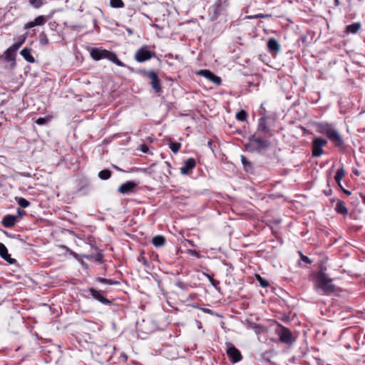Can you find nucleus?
I'll return each instance as SVG.
<instances>
[{"label":"nucleus","mask_w":365,"mask_h":365,"mask_svg":"<svg viewBox=\"0 0 365 365\" xmlns=\"http://www.w3.org/2000/svg\"><path fill=\"white\" fill-rule=\"evenodd\" d=\"M332 279L322 269L317 276L314 283V289L323 294L329 295L336 291V287L331 283Z\"/></svg>","instance_id":"nucleus-1"},{"label":"nucleus","mask_w":365,"mask_h":365,"mask_svg":"<svg viewBox=\"0 0 365 365\" xmlns=\"http://www.w3.org/2000/svg\"><path fill=\"white\" fill-rule=\"evenodd\" d=\"M319 133L324 134L336 147H342L344 140L339 132L328 123H320L317 126Z\"/></svg>","instance_id":"nucleus-2"},{"label":"nucleus","mask_w":365,"mask_h":365,"mask_svg":"<svg viewBox=\"0 0 365 365\" xmlns=\"http://www.w3.org/2000/svg\"><path fill=\"white\" fill-rule=\"evenodd\" d=\"M91 56L96 61L106 58L118 66H125V64L118 58L117 55L115 53L106 49L98 48H92L91 51Z\"/></svg>","instance_id":"nucleus-3"},{"label":"nucleus","mask_w":365,"mask_h":365,"mask_svg":"<svg viewBox=\"0 0 365 365\" xmlns=\"http://www.w3.org/2000/svg\"><path fill=\"white\" fill-rule=\"evenodd\" d=\"M271 143L269 140L252 135L249 138L246 148L251 151H261L267 149Z\"/></svg>","instance_id":"nucleus-4"},{"label":"nucleus","mask_w":365,"mask_h":365,"mask_svg":"<svg viewBox=\"0 0 365 365\" xmlns=\"http://www.w3.org/2000/svg\"><path fill=\"white\" fill-rule=\"evenodd\" d=\"M276 333L279 338V340L287 344H292L294 339L293 338L292 331L287 327L279 325Z\"/></svg>","instance_id":"nucleus-5"},{"label":"nucleus","mask_w":365,"mask_h":365,"mask_svg":"<svg viewBox=\"0 0 365 365\" xmlns=\"http://www.w3.org/2000/svg\"><path fill=\"white\" fill-rule=\"evenodd\" d=\"M327 144V140L322 138H316L312 141V155L319 157L324 153L323 147Z\"/></svg>","instance_id":"nucleus-6"},{"label":"nucleus","mask_w":365,"mask_h":365,"mask_svg":"<svg viewBox=\"0 0 365 365\" xmlns=\"http://www.w3.org/2000/svg\"><path fill=\"white\" fill-rule=\"evenodd\" d=\"M155 53L150 51L147 46H143L137 50L135 53V59L138 62H144L150 60Z\"/></svg>","instance_id":"nucleus-7"},{"label":"nucleus","mask_w":365,"mask_h":365,"mask_svg":"<svg viewBox=\"0 0 365 365\" xmlns=\"http://www.w3.org/2000/svg\"><path fill=\"white\" fill-rule=\"evenodd\" d=\"M227 354L232 363H237L242 360L240 351L231 343H227Z\"/></svg>","instance_id":"nucleus-8"},{"label":"nucleus","mask_w":365,"mask_h":365,"mask_svg":"<svg viewBox=\"0 0 365 365\" xmlns=\"http://www.w3.org/2000/svg\"><path fill=\"white\" fill-rule=\"evenodd\" d=\"M196 74L200 76H203L204 78L208 79L210 81L212 82L215 85L220 86L222 83L220 77L216 76L210 70H199L198 71H197Z\"/></svg>","instance_id":"nucleus-9"},{"label":"nucleus","mask_w":365,"mask_h":365,"mask_svg":"<svg viewBox=\"0 0 365 365\" xmlns=\"http://www.w3.org/2000/svg\"><path fill=\"white\" fill-rule=\"evenodd\" d=\"M146 76L150 80V84L153 89L156 92L159 93L161 91V86L160 80L158 74L152 71L145 72Z\"/></svg>","instance_id":"nucleus-10"},{"label":"nucleus","mask_w":365,"mask_h":365,"mask_svg":"<svg viewBox=\"0 0 365 365\" xmlns=\"http://www.w3.org/2000/svg\"><path fill=\"white\" fill-rule=\"evenodd\" d=\"M267 118L266 116H262L259 119L257 130L264 134H268L269 136H272L273 133L271 129L267 126Z\"/></svg>","instance_id":"nucleus-11"},{"label":"nucleus","mask_w":365,"mask_h":365,"mask_svg":"<svg viewBox=\"0 0 365 365\" xmlns=\"http://www.w3.org/2000/svg\"><path fill=\"white\" fill-rule=\"evenodd\" d=\"M137 186V184L133 181H127L125 183L122 184L118 188V192L121 194H128L133 192L135 187Z\"/></svg>","instance_id":"nucleus-12"},{"label":"nucleus","mask_w":365,"mask_h":365,"mask_svg":"<svg viewBox=\"0 0 365 365\" xmlns=\"http://www.w3.org/2000/svg\"><path fill=\"white\" fill-rule=\"evenodd\" d=\"M88 292L95 299L99 301L100 302L105 304H110V302L108 299L104 297L99 291L93 288H91L89 289Z\"/></svg>","instance_id":"nucleus-13"},{"label":"nucleus","mask_w":365,"mask_h":365,"mask_svg":"<svg viewBox=\"0 0 365 365\" xmlns=\"http://www.w3.org/2000/svg\"><path fill=\"white\" fill-rule=\"evenodd\" d=\"M195 167V160L193 158H188L180 168V173L183 175L187 174Z\"/></svg>","instance_id":"nucleus-14"},{"label":"nucleus","mask_w":365,"mask_h":365,"mask_svg":"<svg viewBox=\"0 0 365 365\" xmlns=\"http://www.w3.org/2000/svg\"><path fill=\"white\" fill-rule=\"evenodd\" d=\"M46 21V18L43 16H39L36 17L33 21H30L26 24H24V29H31L36 26H41L44 24Z\"/></svg>","instance_id":"nucleus-15"},{"label":"nucleus","mask_w":365,"mask_h":365,"mask_svg":"<svg viewBox=\"0 0 365 365\" xmlns=\"http://www.w3.org/2000/svg\"><path fill=\"white\" fill-rule=\"evenodd\" d=\"M16 219L17 217L14 215H6L4 217L1 223L5 227H11L16 224Z\"/></svg>","instance_id":"nucleus-16"},{"label":"nucleus","mask_w":365,"mask_h":365,"mask_svg":"<svg viewBox=\"0 0 365 365\" xmlns=\"http://www.w3.org/2000/svg\"><path fill=\"white\" fill-rule=\"evenodd\" d=\"M0 256L6 262L12 264L14 262L15 259L11 257V255L8 254V250L6 246L0 242Z\"/></svg>","instance_id":"nucleus-17"},{"label":"nucleus","mask_w":365,"mask_h":365,"mask_svg":"<svg viewBox=\"0 0 365 365\" xmlns=\"http://www.w3.org/2000/svg\"><path fill=\"white\" fill-rule=\"evenodd\" d=\"M20 53L26 61L29 63H34L35 61L34 56L31 55V48L26 47L21 50Z\"/></svg>","instance_id":"nucleus-18"},{"label":"nucleus","mask_w":365,"mask_h":365,"mask_svg":"<svg viewBox=\"0 0 365 365\" xmlns=\"http://www.w3.org/2000/svg\"><path fill=\"white\" fill-rule=\"evenodd\" d=\"M267 47L269 51L279 52L280 50V45L278 41L274 38H269L267 42Z\"/></svg>","instance_id":"nucleus-19"},{"label":"nucleus","mask_w":365,"mask_h":365,"mask_svg":"<svg viewBox=\"0 0 365 365\" xmlns=\"http://www.w3.org/2000/svg\"><path fill=\"white\" fill-rule=\"evenodd\" d=\"M335 210L336 211V212L341 215H346L348 213V209L345 203L339 200H337Z\"/></svg>","instance_id":"nucleus-20"},{"label":"nucleus","mask_w":365,"mask_h":365,"mask_svg":"<svg viewBox=\"0 0 365 365\" xmlns=\"http://www.w3.org/2000/svg\"><path fill=\"white\" fill-rule=\"evenodd\" d=\"M344 175H345V170H344L343 166H341L340 168H339L337 170L336 175L334 176V180L336 182L337 185L340 187H341V180L344 178Z\"/></svg>","instance_id":"nucleus-21"},{"label":"nucleus","mask_w":365,"mask_h":365,"mask_svg":"<svg viewBox=\"0 0 365 365\" xmlns=\"http://www.w3.org/2000/svg\"><path fill=\"white\" fill-rule=\"evenodd\" d=\"M152 243L155 247H161L163 246L165 243V239L162 235H156L153 237Z\"/></svg>","instance_id":"nucleus-22"},{"label":"nucleus","mask_w":365,"mask_h":365,"mask_svg":"<svg viewBox=\"0 0 365 365\" xmlns=\"http://www.w3.org/2000/svg\"><path fill=\"white\" fill-rule=\"evenodd\" d=\"M16 55V52L12 51L9 48L4 53V58L7 62L14 61Z\"/></svg>","instance_id":"nucleus-23"},{"label":"nucleus","mask_w":365,"mask_h":365,"mask_svg":"<svg viewBox=\"0 0 365 365\" xmlns=\"http://www.w3.org/2000/svg\"><path fill=\"white\" fill-rule=\"evenodd\" d=\"M361 28L360 23H354L346 26V31L347 33L356 34Z\"/></svg>","instance_id":"nucleus-24"},{"label":"nucleus","mask_w":365,"mask_h":365,"mask_svg":"<svg viewBox=\"0 0 365 365\" xmlns=\"http://www.w3.org/2000/svg\"><path fill=\"white\" fill-rule=\"evenodd\" d=\"M111 176V172L109 170L105 169L98 173V177L101 180H108Z\"/></svg>","instance_id":"nucleus-25"},{"label":"nucleus","mask_w":365,"mask_h":365,"mask_svg":"<svg viewBox=\"0 0 365 365\" xmlns=\"http://www.w3.org/2000/svg\"><path fill=\"white\" fill-rule=\"evenodd\" d=\"M16 200L21 207L26 208L30 205V202L24 197H16Z\"/></svg>","instance_id":"nucleus-26"},{"label":"nucleus","mask_w":365,"mask_h":365,"mask_svg":"<svg viewBox=\"0 0 365 365\" xmlns=\"http://www.w3.org/2000/svg\"><path fill=\"white\" fill-rule=\"evenodd\" d=\"M247 118V113L244 110H241L236 115V118L240 121H245Z\"/></svg>","instance_id":"nucleus-27"},{"label":"nucleus","mask_w":365,"mask_h":365,"mask_svg":"<svg viewBox=\"0 0 365 365\" xmlns=\"http://www.w3.org/2000/svg\"><path fill=\"white\" fill-rule=\"evenodd\" d=\"M169 147L173 153H177L181 147V144L177 142H171Z\"/></svg>","instance_id":"nucleus-28"},{"label":"nucleus","mask_w":365,"mask_h":365,"mask_svg":"<svg viewBox=\"0 0 365 365\" xmlns=\"http://www.w3.org/2000/svg\"><path fill=\"white\" fill-rule=\"evenodd\" d=\"M110 6L113 8H122L124 4L122 0H110Z\"/></svg>","instance_id":"nucleus-29"},{"label":"nucleus","mask_w":365,"mask_h":365,"mask_svg":"<svg viewBox=\"0 0 365 365\" xmlns=\"http://www.w3.org/2000/svg\"><path fill=\"white\" fill-rule=\"evenodd\" d=\"M29 4L35 9H38L43 5V1L42 0H29Z\"/></svg>","instance_id":"nucleus-30"},{"label":"nucleus","mask_w":365,"mask_h":365,"mask_svg":"<svg viewBox=\"0 0 365 365\" xmlns=\"http://www.w3.org/2000/svg\"><path fill=\"white\" fill-rule=\"evenodd\" d=\"M49 120L48 118H38L36 120V123L40 125L46 124Z\"/></svg>","instance_id":"nucleus-31"},{"label":"nucleus","mask_w":365,"mask_h":365,"mask_svg":"<svg viewBox=\"0 0 365 365\" xmlns=\"http://www.w3.org/2000/svg\"><path fill=\"white\" fill-rule=\"evenodd\" d=\"M257 279L262 287H267L269 285V282L266 279H262L259 275L257 276Z\"/></svg>","instance_id":"nucleus-32"},{"label":"nucleus","mask_w":365,"mask_h":365,"mask_svg":"<svg viewBox=\"0 0 365 365\" xmlns=\"http://www.w3.org/2000/svg\"><path fill=\"white\" fill-rule=\"evenodd\" d=\"M206 276L207 277V278L209 279V281L210 282V283L215 287H217V286L219 284V282L215 280L213 277H212L211 275L210 274H206Z\"/></svg>","instance_id":"nucleus-33"},{"label":"nucleus","mask_w":365,"mask_h":365,"mask_svg":"<svg viewBox=\"0 0 365 365\" xmlns=\"http://www.w3.org/2000/svg\"><path fill=\"white\" fill-rule=\"evenodd\" d=\"M21 44L19 42L14 43L11 45L9 48L12 50V51L16 52V51L21 47Z\"/></svg>","instance_id":"nucleus-34"},{"label":"nucleus","mask_w":365,"mask_h":365,"mask_svg":"<svg viewBox=\"0 0 365 365\" xmlns=\"http://www.w3.org/2000/svg\"><path fill=\"white\" fill-rule=\"evenodd\" d=\"M21 44L19 42L14 43L11 45L9 48L12 50V51L16 52V51L21 47Z\"/></svg>","instance_id":"nucleus-35"},{"label":"nucleus","mask_w":365,"mask_h":365,"mask_svg":"<svg viewBox=\"0 0 365 365\" xmlns=\"http://www.w3.org/2000/svg\"><path fill=\"white\" fill-rule=\"evenodd\" d=\"M240 158H241L242 163L243 164V165L245 167H246L247 165H250V163L247 160V159L244 155H241Z\"/></svg>","instance_id":"nucleus-36"},{"label":"nucleus","mask_w":365,"mask_h":365,"mask_svg":"<svg viewBox=\"0 0 365 365\" xmlns=\"http://www.w3.org/2000/svg\"><path fill=\"white\" fill-rule=\"evenodd\" d=\"M269 16H270V15H268V14H258V15H256L255 16H248V19H258V18L264 19V18H267V17H269Z\"/></svg>","instance_id":"nucleus-37"},{"label":"nucleus","mask_w":365,"mask_h":365,"mask_svg":"<svg viewBox=\"0 0 365 365\" xmlns=\"http://www.w3.org/2000/svg\"><path fill=\"white\" fill-rule=\"evenodd\" d=\"M221 5H222V0H218L215 3V6L216 7V11H219L220 10Z\"/></svg>","instance_id":"nucleus-38"},{"label":"nucleus","mask_w":365,"mask_h":365,"mask_svg":"<svg viewBox=\"0 0 365 365\" xmlns=\"http://www.w3.org/2000/svg\"><path fill=\"white\" fill-rule=\"evenodd\" d=\"M40 42L43 45H46L48 43V39L47 38L46 35H44L43 38H41Z\"/></svg>","instance_id":"nucleus-39"},{"label":"nucleus","mask_w":365,"mask_h":365,"mask_svg":"<svg viewBox=\"0 0 365 365\" xmlns=\"http://www.w3.org/2000/svg\"><path fill=\"white\" fill-rule=\"evenodd\" d=\"M302 259L307 262V263H311V260L309 259V258L307 256H304V255H302Z\"/></svg>","instance_id":"nucleus-40"},{"label":"nucleus","mask_w":365,"mask_h":365,"mask_svg":"<svg viewBox=\"0 0 365 365\" xmlns=\"http://www.w3.org/2000/svg\"><path fill=\"white\" fill-rule=\"evenodd\" d=\"M141 150L143 153H147L148 150V148L147 145H143Z\"/></svg>","instance_id":"nucleus-41"},{"label":"nucleus","mask_w":365,"mask_h":365,"mask_svg":"<svg viewBox=\"0 0 365 365\" xmlns=\"http://www.w3.org/2000/svg\"><path fill=\"white\" fill-rule=\"evenodd\" d=\"M190 252L192 255H195V256H196L197 257H199L198 252L197 251H195V250H190Z\"/></svg>","instance_id":"nucleus-42"},{"label":"nucleus","mask_w":365,"mask_h":365,"mask_svg":"<svg viewBox=\"0 0 365 365\" xmlns=\"http://www.w3.org/2000/svg\"><path fill=\"white\" fill-rule=\"evenodd\" d=\"M341 188L342 191H343L346 195H351V192H350V191H349V190H347L344 189L342 187H341Z\"/></svg>","instance_id":"nucleus-43"},{"label":"nucleus","mask_w":365,"mask_h":365,"mask_svg":"<svg viewBox=\"0 0 365 365\" xmlns=\"http://www.w3.org/2000/svg\"><path fill=\"white\" fill-rule=\"evenodd\" d=\"M101 282L111 284L110 280L107 279H101Z\"/></svg>","instance_id":"nucleus-44"},{"label":"nucleus","mask_w":365,"mask_h":365,"mask_svg":"<svg viewBox=\"0 0 365 365\" xmlns=\"http://www.w3.org/2000/svg\"><path fill=\"white\" fill-rule=\"evenodd\" d=\"M26 40V37H23L19 42L22 45Z\"/></svg>","instance_id":"nucleus-45"},{"label":"nucleus","mask_w":365,"mask_h":365,"mask_svg":"<svg viewBox=\"0 0 365 365\" xmlns=\"http://www.w3.org/2000/svg\"><path fill=\"white\" fill-rule=\"evenodd\" d=\"M26 40V37H23L19 42L22 45Z\"/></svg>","instance_id":"nucleus-46"},{"label":"nucleus","mask_w":365,"mask_h":365,"mask_svg":"<svg viewBox=\"0 0 365 365\" xmlns=\"http://www.w3.org/2000/svg\"><path fill=\"white\" fill-rule=\"evenodd\" d=\"M17 212H18L19 215H21H21H23V213L24 212V211L20 210L19 209L17 210Z\"/></svg>","instance_id":"nucleus-47"},{"label":"nucleus","mask_w":365,"mask_h":365,"mask_svg":"<svg viewBox=\"0 0 365 365\" xmlns=\"http://www.w3.org/2000/svg\"><path fill=\"white\" fill-rule=\"evenodd\" d=\"M362 202L364 204H365V195H361Z\"/></svg>","instance_id":"nucleus-48"}]
</instances>
